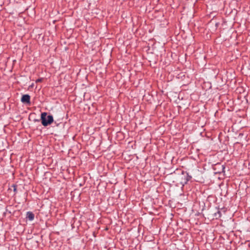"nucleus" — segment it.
Wrapping results in <instances>:
<instances>
[{
  "instance_id": "3",
  "label": "nucleus",
  "mask_w": 250,
  "mask_h": 250,
  "mask_svg": "<svg viewBox=\"0 0 250 250\" xmlns=\"http://www.w3.org/2000/svg\"><path fill=\"white\" fill-rule=\"evenodd\" d=\"M27 217L29 219V220L32 221L34 218V214L31 212H27Z\"/></svg>"
},
{
  "instance_id": "1",
  "label": "nucleus",
  "mask_w": 250,
  "mask_h": 250,
  "mask_svg": "<svg viewBox=\"0 0 250 250\" xmlns=\"http://www.w3.org/2000/svg\"><path fill=\"white\" fill-rule=\"evenodd\" d=\"M41 120L42 125L46 126L53 122V117L52 115L47 116L46 112H43L41 114Z\"/></svg>"
},
{
  "instance_id": "2",
  "label": "nucleus",
  "mask_w": 250,
  "mask_h": 250,
  "mask_svg": "<svg viewBox=\"0 0 250 250\" xmlns=\"http://www.w3.org/2000/svg\"><path fill=\"white\" fill-rule=\"evenodd\" d=\"M30 97L29 95H23L21 99V101L23 103H30Z\"/></svg>"
}]
</instances>
